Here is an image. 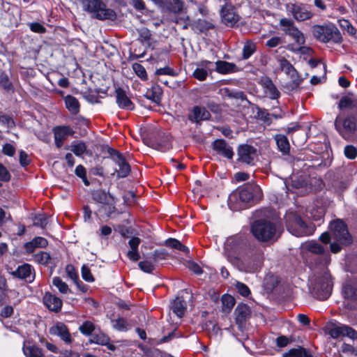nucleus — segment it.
Returning a JSON list of instances; mask_svg holds the SVG:
<instances>
[{
    "mask_svg": "<svg viewBox=\"0 0 357 357\" xmlns=\"http://www.w3.org/2000/svg\"><path fill=\"white\" fill-rule=\"evenodd\" d=\"M70 150L77 156H81L86 150V145L84 142H73Z\"/></svg>",
    "mask_w": 357,
    "mask_h": 357,
    "instance_id": "nucleus-44",
    "label": "nucleus"
},
{
    "mask_svg": "<svg viewBox=\"0 0 357 357\" xmlns=\"http://www.w3.org/2000/svg\"><path fill=\"white\" fill-rule=\"evenodd\" d=\"M344 155L349 159H354L357 155V150L352 145H347L344 148Z\"/></svg>",
    "mask_w": 357,
    "mask_h": 357,
    "instance_id": "nucleus-63",
    "label": "nucleus"
},
{
    "mask_svg": "<svg viewBox=\"0 0 357 357\" xmlns=\"http://www.w3.org/2000/svg\"><path fill=\"white\" fill-rule=\"evenodd\" d=\"M0 123L6 126L8 128H13L15 123L13 119L8 115L0 112Z\"/></svg>",
    "mask_w": 357,
    "mask_h": 357,
    "instance_id": "nucleus-52",
    "label": "nucleus"
},
{
    "mask_svg": "<svg viewBox=\"0 0 357 357\" xmlns=\"http://www.w3.org/2000/svg\"><path fill=\"white\" fill-rule=\"evenodd\" d=\"M287 75H289L292 79V83H291L292 88L298 87L299 86L301 80L299 79L298 72L296 71L295 68L294 67L292 69V71L291 70L289 71V73H288Z\"/></svg>",
    "mask_w": 357,
    "mask_h": 357,
    "instance_id": "nucleus-58",
    "label": "nucleus"
},
{
    "mask_svg": "<svg viewBox=\"0 0 357 357\" xmlns=\"http://www.w3.org/2000/svg\"><path fill=\"white\" fill-rule=\"evenodd\" d=\"M91 195L94 202L101 204L95 213L97 215L105 216L107 218H110L112 214L116 211L113 195L102 189L93 190Z\"/></svg>",
    "mask_w": 357,
    "mask_h": 357,
    "instance_id": "nucleus-6",
    "label": "nucleus"
},
{
    "mask_svg": "<svg viewBox=\"0 0 357 357\" xmlns=\"http://www.w3.org/2000/svg\"><path fill=\"white\" fill-rule=\"evenodd\" d=\"M84 10L89 13L93 18L99 20H112L116 19V12L107 8L101 0H82Z\"/></svg>",
    "mask_w": 357,
    "mask_h": 357,
    "instance_id": "nucleus-5",
    "label": "nucleus"
},
{
    "mask_svg": "<svg viewBox=\"0 0 357 357\" xmlns=\"http://www.w3.org/2000/svg\"><path fill=\"white\" fill-rule=\"evenodd\" d=\"M306 262L312 270L317 268L324 269L331 262V255L329 252L319 255H308Z\"/></svg>",
    "mask_w": 357,
    "mask_h": 357,
    "instance_id": "nucleus-13",
    "label": "nucleus"
},
{
    "mask_svg": "<svg viewBox=\"0 0 357 357\" xmlns=\"http://www.w3.org/2000/svg\"><path fill=\"white\" fill-rule=\"evenodd\" d=\"M329 335L333 338H338L341 336H347L353 340L357 339V332L351 327L344 324L334 326L330 329Z\"/></svg>",
    "mask_w": 357,
    "mask_h": 357,
    "instance_id": "nucleus-19",
    "label": "nucleus"
},
{
    "mask_svg": "<svg viewBox=\"0 0 357 357\" xmlns=\"http://www.w3.org/2000/svg\"><path fill=\"white\" fill-rule=\"evenodd\" d=\"M9 274L15 278L23 280L26 282H32L35 279V271L29 264H23L19 266L15 270L8 271Z\"/></svg>",
    "mask_w": 357,
    "mask_h": 357,
    "instance_id": "nucleus-14",
    "label": "nucleus"
},
{
    "mask_svg": "<svg viewBox=\"0 0 357 357\" xmlns=\"http://www.w3.org/2000/svg\"><path fill=\"white\" fill-rule=\"evenodd\" d=\"M312 33L317 40L324 43L340 44L343 40L340 30L331 22L323 25H313L312 26Z\"/></svg>",
    "mask_w": 357,
    "mask_h": 357,
    "instance_id": "nucleus-4",
    "label": "nucleus"
},
{
    "mask_svg": "<svg viewBox=\"0 0 357 357\" xmlns=\"http://www.w3.org/2000/svg\"><path fill=\"white\" fill-rule=\"evenodd\" d=\"M307 182L303 178L295 177L291 178V185L294 188L298 189L306 186Z\"/></svg>",
    "mask_w": 357,
    "mask_h": 357,
    "instance_id": "nucleus-64",
    "label": "nucleus"
},
{
    "mask_svg": "<svg viewBox=\"0 0 357 357\" xmlns=\"http://www.w3.org/2000/svg\"><path fill=\"white\" fill-rule=\"evenodd\" d=\"M266 95L272 100L278 99L280 93L269 77H262L260 82Z\"/></svg>",
    "mask_w": 357,
    "mask_h": 357,
    "instance_id": "nucleus-26",
    "label": "nucleus"
},
{
    "mask_svg": "<svg viewBox=\"0 0 357 357\" xmlns=\"http://www.w3.org/2000/svg\"><path fill=\"white\" fill-rule=\"evenodd\" d=\"M167 256V252L165 249L156 250L152 254V259L154 261L165 259Z\"/></svg>",
    "mask_w": 357,
    "mask_h": 357,
    "instance_id": "nucleus-60",
    "label": "nucleus"
},
{
    "mask_svg": "<svg viewBox=\"0 0 357 357\" xmlns=\"http://www.w3.org/2000/svg\"><path fill=\"white\" fill-rule=\"evenodd\" d=\"M236 315V323L240 330L245 328L246 321L250 319L251 310L250 307L244 303H240L237 305L234 311Z\"/></svg>",
    "mask_w": 357,
    "mask_h": 357,
    "instance_id": "nucleus-20",
    "label": "nucleus"
},
{
    "mask_svg": "<svg viewBox=\"0 0 357 357\" xmlns=\"http://www.w3.org/2000/svg\"><path fill=\"white\" fill-rule=\"evenodd\" d=\"M113 328L118 331H127L128 330V324L126 320L122 317L116 319H112Z\"/></svg>",
    "mask_w": 357,
    "mask_h": 357,
    "instance_id": "nucleus-45",
    "label": "nucleus"
},
{
    "mask_svg": "<svg viewBox=\"0 0 357 357\" xmlns=\"http://www.w3.org/2000/svg\"><path fill=\"white\" fill-rule=\"evenodd\" d=\"M215 70L222 75L237 72L238 68L234 63L225 61H218L215 62Z\"/></svg>",
    "mask_w": 357,
    "mask_h": 357,
    "instance_id": "nucleus-31",
    "label": "nucleus"
},
{
    "mask_svg": "<svg viewBox=\"0 0 357 357\" xmlns=\"http://www.w3.org/2000/svg\"><path fill=\"white\" fill-rule=\"evenodd\" d=\"M237 152L238 161L248 165L253 164L256 156V149L252 146L248 144L240 145Z\"/></svg>",
    "mask_w": 357,
    "mask_h": 357,
    "instance_id": "nucleus-17",
    "label": "nucleus"
},
{
    "mask_svg": "<svg viewBox=\"0 0 357 357\" xmlns=\"http://www.w3.org/2000/svg\"><path fill=\"white\" fill-rule=\"evenodd\" d=\"M338 107L340 109L351 108L357 112V98L353 94L342 96L340 100Z\"/></svg>",
    "mask_w": 357,
    "mask_h": 357,
    "instance_id": "nucleus-32",
    "label": "nucleus"
},
{
    "mask_svg": "<svg viewBox=\"0 0 357 357\" xmlns=\"http://www.w3.org/2000/svg\"><path fill=\"white\" fill-rule=\"evenodd\" d=\"M257 51V45L252 40L245 42L243 47L242 59L247 60Z\"/></svg>",
    "mask_w": 357,
    "mask_h": 357,
    "instance_id": "nucleus-39",
    "label": "nucleus"
},
{
    "mask_svg": "<svg viewBox=\"0 0 357 357\" xmlns=\"http://www.w3.org/2000/svg\"><path fill=\"white\" fill-rule=\"evenodd\" d=\"M279 65L282 71H284L286 74L289 73V71H292L294 66L291 64V63L282 57L278 59Z\"/></svg>",
    "mask_w": 357,
    "mask_h": 357,
    "instance_id": "nucleus-55",
    "label": "nucleus"
},
{
    "mask_svg": "<svg viewBox=\"0 0 357 357\" xmlns=\"http://www.w3.org/2000/svg\"><path fill=\"white\" fill-rule=\"evenodd\" d=\"M162 96V90L158 85L153 86L146 91L145 97L157 105H160Z\"/></svg>",
    "mask_w": 357,
    "mask_h": 357,
    "instance_id": "nucleus-34",
    "label": "nucleus"
},
{
    "mask_svg": "<svg viewBox=\"0 0 357 357\" xmlns=\"http://www.w3.org/2000/svg\"><path fill=\"white\" fill-rule=\"evenodd\" d=\"M119 167V169L116 170L118 178H125L128 176L130 172L131 168L126 158L122 155L117 158L114 161Z\"/></svg>",
    "mask_w": 357,
    "mask_h": 357,
    "instance_id": "nucleus-30",
    "label": "nucleus"
},
{
    "mask_svg": "<svg viewBox=\"0 0 357 357\" xmlns=\"http://www.w3.org/2000/svg\"><path fill=\"white\" fill-rule=\"evenodd\" d=\"M31 31L38 33H44L46 32V28L39 22H32L29 24Z\"/></svg>",
    "mask_w": 357,
    "mask_h": 357,
    "instance_id": "nucleus-61",
    "label": "nucleus"
},
{
    "mask_svg": "<svg viewBox=\"0 0 357 357\" xmlns=\"http://www.w3.org/2000/svg\"><path fill=\"white\" fill-rule=\"evenodd\" d=\"M52 132L54 137L55 145L57 148H61L64 141L69 136H73L75 131L68 126H59L53 128Z\"/></svg>",
    "mask_w": 357,
    "mask_h": 357,
    "instance_id": "nucleus-16",
    "label": "nucleus"
},
{
    "mask_svg": "<svg viewBox=\"0 0 357 357\" xmlns=\"http://www.w3.org/2000/svg\"><path fill=\"white\" fill-rule=\"evenodd\" d=\"M256 115L257 119L267 123L268 125H270L272 122L271 114L268 113V111L265 109L257 107Z\"/></svg>",
    "mask_w": 357,
    "mask_h": 357,
    "instance_id": "nucleus-48",
    "label": "nucleus"
},
{
    "mask_svg": "<svg viewBox=\"0 0 357 357\" xmlns=\"http://www.w3.org/2000/svg\"><path fill=\"white\" fill-rule=\"evenodd\" d=\"M274 139L277 146L283 155H288L290 149V144L287 137L281 134H277L274 136Z\"/></svg>",
    "mask_w": 357,
    "mask_h": 357,
    "instance_id": "nucleus-33",
    "label": "nucleus"
},
{
    "mask_svg": "<svg viewBox=\"0 0 357 357\" xmlns=\"http://www.w3.org/2000/svg\"><path fill=\"white\" fill-rule=\"evenodd\" d=\"M225 256L239 271L246 273L257 271L264 260L262 250L243 234L227 238L225 245Z\"/></svg>",
    "mask_w": 357,
    "mask_h": 357,
    "instance_id": "nucleus-1",
    "label": "nucleus"
},
{
    "mask_svg": "<svg viewBox=\"0 0 357 357\" xmlns=\"http://www.w3.org/2000/svg\"><path fill=\"white\" fill-rule=\"evenodd\" d=\"M50 333L52 335L59 337L67 344H70L73 341L67 326L61 322H58L54 326H52L50 328Z\"/></svg>",
    "mask_w": 357,
    "mask_h": 357,
    "instance_id": "nucleus-22",
    "label": "nucleus"
},
{
    "mask_svg": "<svg viewBox=\"0 0 357 357\" xmlns=\"http://www.w3.org/2000/svg\"><path fill=\"white\" fill-rule=\"evenodd\" d=\"M283 357H313L311 353L306 349L298 346L283 354Z\"/></svg>",
    "mask_w": 357,
    "mask_h": 357,
    "instance_id": "nucleus-36",
    "label": "nucleus"
},
{
    "mask_svg": "<svg viewBox=\"0 0 357 357\" xmlns=\"http://www.w3.org/2000/svg\"><path fill=\"white\" fill-rule=\"evenodd\" d=\"M335 128L346 140H351L356 130V118L349 115L345 118L337 116L335 120Z\"/></svg>",
    "mask_w": 357,
    "mask_h": 357,
    "instance_id": "nucleus-9",
    "label": "nucleus"
},
{
    "mask_svg": "<svg viewBox=\"0 0 357 357\" xmlns=\"http://www.w3.org/2000/svg\"><path fill=\"white\" fill-rule=\"evenodd\" d=\"M210 118V112L205 107L201 106H195L192 109V114L188 116L190 121L195 123L206 121Z\"/></svg>",
    "mask_w": 357,
    "mask_h": 357,
    "instance_id": "nucleus-28",
    "label": "nucleus"
},
{
    "mask_svg": "<svg viewBox=\"0 0 357 357\" xmlns=\"http://www.w3.org/2000/svg\"><path fill=\"white\" fill-rule=\"evenodd\" d=\"M43 301L49 310L54 312L61 311L63 305L62 301L55 295L47 292L43 296Z\"/></svg>",
    "mask_w": 357,
    "mask_h": 357,
    "instance_id": "nucleus-24",
    "label": "nucleus"
},
{
    "mask_svg": "<svg viewBox=\"0 0 357 357\" xmlns=\"http://www.w3.org/2000/svg\"><path fill=\"white\" fill-rule=\"evenodd\" d=\"M331 230L335 238L340 243L349 245L352 242V237L349 234L347 225L340 220L333 221L330 225Z\"/></svg>",
    "mask_w": 357,
    "mask_h": 357,
    "instance_id": "nucleus-11",
    "label": "nucleus"
},
{
    "mask_svg": "<svg viewBox=\"0 0 357 357\" xmlns=\"http://www.w3.org/2000/svg\"><path fill=\"white\" fill-rule=\"evenodd\" d=\"M52 284L59 289L62 294H68L70 292L68 284L64 282L59 277H54L52 278Z\"/></svg>",
    "mask_w": 357,
    "mask_h": 357,
    "instance_id": "nucleus-47",
    "label": "nucleus"
},
{
    "mask_svg": "<svg viewBox=\"0 0 357 357\" xmlns=\"http://www.w3.org/2000/svg\"><path fill=\"white\" fill-rule=\"evenodd\" d=\"M220 16L222 23L227 26H234L239 20L238 15L231 5L225 4L220 10Z\"/></svg>",
    "mask_w": 357,
    "mask_h": 357,
    "instance_id": "nucleus-15",
    "label": "nucleus"
},
{
    "mask_svg": "<svg viewBox=\"0 0 357 357\" xmlns=\"http://www.w3.org/2000/svg\"><path fill=\"white\" fill-rule=\"evenodd\" d=\"M48 223V220L46 215L43 214H38L35 215L33 218V225L36 227H40L42 229L46 227Z\"/></svg>",
    "mask_w": 357,
    "mask_h": 357,
    "instance_id": "nucleus-51",
    "label": "nucleus"
},
{
    "mask_svg": "<svg viewBox=\"0 0 357 357\" xmlns=\"http://www.w3.org/2000/svg\"><path fill=\"white\" fill-rule=\"evenodd\" d=\"M132 68L136 75L142 80L146 81L148 79V75L146 69L142 65L138 63H135L132 64Z\"/></svg>",
    "mask_w": 357,
    "mask_h": 357,
    "instance_id": "nucleus-46",
    "label": "nucleus"
},
{
    "mask_svg": "<svg viewBox=\"0 0 357 357\" xmlns=\"http://www.w3.org/2000/svg\"><path fill=\"white\" fill-rule=\"evenodd\" d=\"M212 148L217 154L229 160H231L234 155L232 147L225 139H215L212 143Z\"/></svg>",
    "mask_w": 357,
    "mask_h": 357,
    "instance_id": "nucleus-18",
    "label": "nucleus"
},
{
    "mask_svg": "<svg viewBox=\"0 0 357 357\" xmlns=\"http://www.w3.org/2000/svg\"><path fill=\"white\" fill-rule=\"evenodd\" d=\"M162 10L174 13H181L183 9V1L182 0H153Z\"/></svg>",
    "mask_w": 357,
    "mask_h": 357,
    "instance_id": "nucleus-21",
    "label": "nucleus"
},
{
    "mask_svg": "<svg viewBox=\"0 0 357 357\" xmlns=\"http://www.w3.org/2000/svg\"><path fill=\"white\" fill-rule=\"evenodd\" d=\"M138 266L142 271L148 273H152L155 269L153 264L149 261H142Z\"/></svg>",
    "mask_w": 357,
    "mask_h": 357,
    "instance_id": "nucleus-57",
    "label": "nucleus"
},
{
    "mask_svg": "<svg viewBox=\"0 0 357 357\" xmlns=\"http://www.w3.org/2000/svg\"><path fill=\"white\" fill-rule=\"evenodd\" d=\"M282 30L285 34L291 37L295 43L298 45H303L305 43V38L303 33L294 25L293 20L282 18L280 21Z\"/></svg>",
    "mask_w": 357,
    "mask_h": 357,
    "instance_id": "nucleus-10",
    "label": "nucleus"
},
{
    "mask_svg": "<svg viewBox=\"0 0 357 357\" xmlns=\"http://www.w3.org/2000/svg\"><path fill=\"white\" fill-rule=\"evenodd\" d=\"M95 330V325L90 321H84L79 327V331L82 334L89 336L91 335Z\"/></svg>",
    "mask_w": 357,
    "mask_h": 357,
    "instance_id": "nucleus-49",
    "label": "nucleus"
},
{
    "mask_svg": "<svg viewBox=\"0 0 357 357\" xmlns=\"http://www.w3.org/2000/svg\"><path fill=\"white\" fill-rule=\"evenodd\" d=\"M340 26L347 31L351 36H354L356 33V28L351 24L348 20L341 19L338 21Z\"/></svg>",
    "mask_w": 357,
    "mask_h": 357,
    "instance_id": "nucleus-50",
    "label": "nucleus"
},
{
    "mask_svg": "<svg viewBox=\"0 0 357 357\" xmlns=\"http://www.w3.org/2000/svg\"><path fill=\"white\" fill-rule=\"evenodd\" d=\"M342 294L344 306L350 310L357 308V285L346 282L342 285Z\"/></svg>",
    "mask_w": 357,
    "mask_h": 357,
    "instance_id": "nucleus-12",
    "label": "nucleus"
},
{
    "mask_svg": "<svg viewBox=\"0 0 357 357\" xmlns=\"http://www.w3.org/2000/svg\"><path fill=\"white\" fill-rule=\"evenodd\" d=\"M262 196L259 185L255 183H247L229 195V204L234 210H242L254 200L261 199Z\"/></svg>",
    "mask_w": 357,
    "mask_h": 357,
    "instance_id": "nucleus-2",
    "label": "nucleus"
},
{
    "mask_svg": "<svg viewBox=\"0 0 357 357\" xmlns=\"http://www.w3.org/2000/svg\"><path fill=\"white\" fill-rule=\"evenodd\" d=\"M23 351L26 357H44L43 350L36 345L24 346Z\"/></svg>",
    "mask_w": 357,
    "mask_h": 357,
    "instance_id": "nucleus-40",
    "label": "nucleus"
},
{
    "mask_svg": "<svg viewBox=\"0 0 357 357\" xmlns=\"http://www.w3.org/2000/svg\"><path fill=\"white\" fill-rule=\"evenodd\" d=\"M109 342V338L105 333L100 332L91 335V343H94L100 345H107Z\"/></svg>",
    "mask_w": 357,
    "mask_h": 357,
    "instance_id": "nucleus-42",
    "label": "nucleus"
},
{
    "mask_svg": "<svg viewBox=\"0 0 357 357\" xmlns=\"http://www.w3.org/2000/svg\"><path fill=\"white\" fill-rule=\"evenodd\" d=\"M48 244L46 238L40 236L33 238L31 241L26 243L24 248L28 254L33 253L36 248H45Z\"/></svg>",
    "mask_w": 357,
    "mask_h": 357,
    "instance_id": "nucleus-29",
    "label": "nucleus"
},
{
    "mask_svg": "<svg viewBox=\"0 0 357 357\" xmlns=\"http://www.w3.org/2000/svg\"><path fill=\"white\" fill-rule=\"evenodd\" d=\"M0 85L6 91L10 90L13 86L8 75L4 73L0 75Z\"/></svg>",
    "mask_w": 357,
    "mask_h": 357,
    "instance_id": "nucleus-59",
    "label": "nucleus"
},
{
    "mask_svg": "<svg viewBox=\"0 0 357 357\" xmlns=\"http://www.w3.org/2000/svg\"><path fill=\"white\" fill-rule=\"evenodd\" d=\"M81 273L82 278L87 282H93L94 281V278L92 275L89 268L83 265L81 268Z\"/></svg>",
    "mask_w": 357,
    "mask_h": 357,
    "instance_id": "nucleus-54",
    "label": "nucleus"
},
{
    "mask_svg": "<svg viewBox=\"0 0 357 357\" xmlns=\"http://www.w3.org/2000/svg\"><path fill=\"white\" fill-rule=\"evenodd\" d=\"M197 24L201 31H206L210 29H213L215 27L212 22L205 20H199Z\"/></svg>",
    "mask_w": 357,
    "mask_h": 357,
    "instance_id": "nucleus-62",
    "label": "nucleus"
},
{
    "mask_svg": "<svg viewBox=\"0 0 357 357\" xmlns=\"http://www.w3.org/2000/svg\"><path fill=\"white\" fill-rule=\"evenodd\" d=\"M236 289L238 292L243 296H248L250 294V290L249 287L243 282H236Z\"/></svg>",
    "mask_w": 357,
    "mask_h": 357,
    "instance_id": "nucleus-56",
    "label": "nucleus"
},
{
    "mask_svg": "<svg viewBox=\"0 0 357 357\" xmlns=\"http://www.w3.org/2000/svg\"><path fill=\"white\" fill-rule=\"evenodd\" d=\"M151 34L149 29H142L139 31L138 40L141 43H149L151 40Z\"/></svg>",
    "mask_w": 357,
    "mask_h": 357,
    "instance_id": "nucleus-53",
    "label": "nucleus"
},
{
    "mask_svg": "<svg viewBox=\"0 0 357 357\" xmlns=\"http://www.w3.org/2000/svg\"><path fill=\"white\" fill-rule=\"evenodd\" d=\"M291 12L294 19L297 21H305L313 17V13L303 4H292Z\"/></svg>",
    "mask_w": 357,
    "mask_h": 357,
    "instance_id": "nucleus-23",
    "label": "nucleus"
},
{
    "mask_svg": "<svg viewBox=\"0 0 357 357\" xmlns=\"http://www.w3.org/2000/svg\"><path fill=\"white\" fill-rule=\"evenodd\" d=\"M333 282L330 275L324 271L321 276H314L311 280L310 289L312 296L321 301L326 300L331 294Z\"/></svg>",
    "mask_w": 357,
    "mask_h": 357,
    "instance_id": "nucleus-7",
    "label": "nucleus"
},
{
    "mask_svg": "<svg viewBox=\"0 0 357 357\" xmlns=\"http://www.w3.org/2000/svg\"><path fill=\"white\" fill-rule=\"evenodd\" d=\"M305 248L309 252V255H319L328 252L321 245L313 241L307 242Z\"/></svg>",
    "mask_w": 357,
    "mask_h": 357,
    "instance_id": "nucleus-38",
    "label": "nucleus"
},
{
    "mask_svg": "<svg viewBox=\"0 0 357 357\" xmlns=\"http://www.w3.org/2000/svg\"><path fill=\"white\" fill-rule=\"evenodd\" d=\"M172 310L177 317H182L186 310L185 301L181 298H176L172 303Z\"/></svg>",
    "mask_w": 357,
    "mask_h": 357,
    "instance_id": "nucleus-35",
    "label": "nucleus"
},
{
    "mask_svg": "<svg viewBox=\"0 0 357 357\" xmlns=\"http://www.w3.org/2000/svg\"><path fill=\"white\" fill-rule=\"evenodd\" d=\"M250 231L253 236L261 243H273L278 240L282 231L281 227L268 219L255 220L251 225Z\"/></svg>",
    "mask_w": 357,
    "mask_h": 357,
    "instance_id": "nucleus-3",
    "label": "nucleus"
},
{
    "mask_svg": "<svg viewBox=\"0 0 357 357\" xmlns=\"http://www.w3.org/2000/svg\"><path fill=\"white\" fill-rule=\"evenodd\" d=\"M212 64L211 61L207 60L201 61L197 63V68L193 72V77L199 81L205 80L208 76V72L213 70L211 68Z\"/></svg>",
    "mask_w": 357,
    "mask_h": 357,
    "instance_id": "nucleus-25",
    "label": "nucleus"
},
{
    "mask_svg": "<svg viewBox=\"0 0 357 357\" xmlns=\"http://www.w3.org/2000/svg\"><path fill=\"white\" fill-rule=\"evenodd\" d=\"M165 245L178 250L184 253H188L189 252L188 248L185 245H183L178 239L169 238L165 241Z\"/></svg>",
    "mask_w": 357,
    "mask_h": 357,
    "instance_id": "nucleus-41",
    "label": "nucleus"
},
{
    "mask_svg": "<svg viewBox=\"0 0 357 357\" xmlns=\"http://www.w3.org/2000/svg\"><path fill=\"white\" fill-rule=\"evenodd\" d=\"M284 220L287 230L296 236H309L314 231V226L307 225L298 215L292 211L285 214Z\"/></svg>",
    "mask_w": 357,
    "mask_h": 357,
    "instance_id": "nucleus-8",
    "label": "nucleus"
},
{
    "mask_svg": "<svg viewBox=\"0 0 357 357\" xmlns=\"http://www.w3.org/2000/svg\"><path fill=\"white\" fill-rule=\"evenodd\" d=\"M66 108L72 114H77L79 112V103L78 100L70 95H68L65 98Z\"/></svg>",
    "mask_w": 357,
    "mask_h": 357,
    "instance_id": "nucleus-37",
    "label": "nucleus"
},
{
    "mask_svg": "<svg viewBox=\"0 0 357 357\" xmlns=\"http://www.w3.org/2000/svg\"><path fill=\"white\" fill-rule=\"evenodd\" d=\"M115 92L116 103L121 109L127 110H133L135 109L134 103L127 96L123 89L118 88Z\"/></svg>",
    "mask_w": 357,
    "mask_h": 357,
    "instance_id": "nucleus-27",
    "label": "nucleus"
},
{
    "mask_svg": "<svg viewBox=\"0 0 357 357\" xmlns=\"http://www.w3.org/2000/svg\"><path fill=\"white\" fill-rule=\"evenodd\" d=\"M33 257L35 262L42 265L48 264L51 259L50 255L48 252L44 251L39 252L38 253L34 255Z\"/></svg>",
    "mask_w": 357,
    "mask_h": 357,
    "instance_id": "nucleus-43",
    "label": "nucleus"
}]
</instances>
